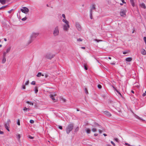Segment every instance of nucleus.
Here are the masks:
<instances>
[{
	"label": "nucleus",
	"mask_w": 146,
	"mask_h": 146,
	"mask_svg": "<svg viewBox=\"0 0 146 146\" xmlns=\"http://www.w3.org/2000/svg\"><path fill=\"white\" fill-rule=\"evenodd\" d=\"M38 33L33 32L30 36L29 40L27 41V45L30 44L39 35Z\"/></svg>",
	"instance_id": "1"
},
{
	"label": "nucleus",
	"mask_w": 146,
	"mask_h": 146,
	"mask_svg": "<svg viewBox=\"0 0 146 146\" xmlns=\"http://www.w3.org/2000/svg\"><path fill=\"white\" fill-rule=\"evenodd\" d=\"M73 127L74 125L73 124L71 123L68 125L66 129L67 133L69 134L72 131Z\"/></svg>",
	"instance_id": "2"
},
{
	"label": "nucleus",
	"mask_w": 146,
	"mask_h": 146,
	"mask_svg": "<svg viewBox=\"0 0 146 146\" xmlns=\"http://www.w3.org/2000/svg\"><path fill=\"white\" fill-rule=\"evenodd\" d=\"M59 30L58 26L56 27L53 31V34L54 36H56L58 35Z\"/></svg>",
	"instance_id": "3"
},
{
	"label": "nucleus",
	"mask_w": 146,
	"mask_h": 146,
	"mask_svg": "<svg viewBox=\"0 0 146 146\" xmlns=\"http://www.w3.org/2000/svg\"><path fill=\"white\" fill-rule=\"evenodd\" d=\"M55 56V55L51 53H47L45 55V57L46 58L49 59H51Z\"/></svg>",
	"instance_id": "4"
},
{
	"label": "nucleus",
	"mask_w": 146,
	"mask_h": 146,
	"mask_svg": "<svg viewBox=\"0 0 146 146\" xmlns=\"http://www.w3.org/2000/svg\"><path fill=\"white\" fill-rule=\"evenodd\" d=\"M127 11L125 9H121L120 14L121 16L125 17L126 16V13Z\"/></svg>",
	"instance_id": "5"
},
{
	"label": "nucleus",
	"mask_w": 146,
	"mask_h": 146,
	"mask_svg": "<svg viewBox=\"0 0 146 146\" xmlns=\"http://www.w3.org/2000/svg\"><path fill=\"white\" fill-rule=\"evenodd\" d=\"M21 11L23 13L25 14H27L29 11V9L25 7H23L22 9H21Z\"/></svg>",
	"instance_id": "6"
},
{
	"label": "nucleus",
	"mask_w": 146,
	"mask_h": 146,
	"mask_svg": "<svg viewBox=\"0 0 146 146\" xmlns=\"http://www.w3.org/2000/svg\"><path fill=\"white\" fill-rule=\"evenodd\" d=\"M56 96L55 94H50V98L54 102H57V100L55 99L54 98L55 96Z\"/></svg>",
	"instance_id": "7"
},
{
	"label": "nucleus",
	"mask_w": 146,
	"mask_h": 146,
	"mask_svg": "<svg viewBox=\"0 0 146 146\" xmlns=\"http://www.w3.org/2000/svg\"><path fill=\"white\" fill-rule=\"evenodd\" d=\"M11 48V47L10 46L7 48L6 49V51H4L3 52V55H5V56H6V54L8 53L10 51Z\"/></svg>",
	"instance_id": "8"
},
{
	"label": "nucleus",
	"mask_w": 146,
	"mask_h": 146,
	"mask_svg": "<svg viewBox=\"0 0 146 146\" xmlns=\"http://www.w3.org/2000/svg\"><path fill=\"white\" fill-rule=\"evenodd\" d=\"M76 26L78 30L79 31H81L82 30V27L80 24L78 23H76Z\"/></svg>",
	"instance_id": "9"
},
{
	"label": "nucleus",
	"mask_w": 146,
	"mask_h": 146,
	"mask_svg": "<svg viewBox=\"0 0 146 146\" xmlns=\"http://www.w3.org/2000/svg\"><path fill=\"white\" fill-rule=\"evenodd\" d=\"M70 28V25L69 23L63 25V29L65 31H67L68 30V29Z\"/></svg>",
	"instance_id": "10"
},
{
	"label": "nucleus",
	"mask_w": 146,
	"mask_h": 146,
	"mask_svg": "<svg viewBox=\"0 0 146 146\" xmlns=\"http://www.w3.org/2000/svg\"><path fill=\"white\" fill-rule=\"evenodd\" d=\"M119 96H120L121 97V100L122 102H124L125 98H124L123 96H122L121 94L119 92Z\"/></svg>",
	"instance_id": "11"
},
{
	"label": "nucleus",
	"mask_w": 146,
	"mask_h": 146,
	"mask_svg": "<svg viewBox=\"0 0 146 146\" xmlns=\"http://www.w3.org/2000/svg\"><path fill=\"white\" fill-rule=\"evenodd\" d=\"M96 9V8L95 7V4L92 5V7L91 8H90V12H91V13L93 12L92 10H95Z\"/></svg>",
	"instance_id": "12"
},
{
	"label": "nucleus",
	"mask_w": 146,
	"mask_h": 146,
	"mask_svg": "<svg viewBox=\"0 0 146 146\" xmlns=\"http://www.w3.org/2000/svg\"><path fill=\"white\" fill-rule=\"evenodd\" d=\"M105 114L106 115H107L108 117H110L111 116V113L107 111H104V112Z\"/></svg>",
	"instance_id": "13"
},
{
	"label": "nucleus",
	"mask_w": 146,
	"mask_h": 146,
	"mask_svg": "<svg viewBox=\"0 0 146 146\" xmlns=\"http://www.w3.org/2000/svg\"><path fill=\"white\" fill-rule=\"evenodd\" d=\"M6 56L5 55H3V59L2 60V63L3 64L6 61Z\"/></svg>",
	"instance_id": "14"
},
{
	"label": "nucleus",
	"mask_w": 146,
	"mask_h": 146,
	"mask_svg": "<svg viewBox=\"0 0 146 146\" xmlns=\"http://www.w3.org/2000/svg\"><path fill=\"white\" fill-rule=\"evenodd\" d=\"M141 54L145 55L146 54V51L144 49H142L141 51Z\"/></svg>",
	"instance_id": "15"
},
{
	"label": "nucleus",
	"mask_w": 146,
	"mask_h": 146,
	"mask_svg": "<svg viewBox=\"0 0 146 146\" xmlns=\"http://www.w3.org/2000/svg\"><path fill=\"white\" fill-rule=\"evenodd\" d=\"M125 60L127 62H130L132 60V58H131L129 57L126 58Z\"/></svg>",
	"instance_id": "16"
},
{
	"label": "nucleus",
	"mask_w": 146,
	"mask_h": 146,
	"mask_svg": "<svg viewBox=\"0 0 146 146\" xmlns=\"http://www.w3.org/2000/svg\"><path fill=\"white\" fill-rule=\"evenodd\" d=\"M140 6L144 9L146 8V6L145 4L144 3H142L140 5Z\"/></svg>",
	"instance_id": "17"
},
{
	"label": "nucleus",
	"mask_w": 146,
	"mask_h": 146,
	"mask_svg": "<svg viewBox=\"0 0 146 146\" xmlns=\"http://www.w3.org/2000/svg\"><path fill=\"white\" fill-rule=\"evenodd\" d=\"M23 110L25 111H29L30 110V109L29 108H27L26 107L24 108Z\"/></svg>",
	"instance_id": "18"
},
{
	"label": "nucleus",
	"mask_w": 146,
	"mask_h": 146,
	"mask_svg": "<svg viewBox=\"0 0 146 146\" xmlns=\"http://www.w3.org/2000/svg\"><path fill=\"white\" fill-rule=\"evenodd\" d=\"M62 21L64 22L66 24L69 23V22L64 19H62Z\"/></svg>",
	"instance_id": "19"
},
{
	"label": "nucleus",
	"mask_w": 146,
	"mask_h": 146,
	"mask_svg": "<svg viewBox=\"0 0 146 146\" xmlns=\"http://www.w3.org/2000/svg\"><path fill=\"white\" fill-rule=\"evenodd\" d=\"M130 2L131 4L132 5L133 7H134L135 6V4L134 2V0H130Z\"/></svg>",
	"instance_id": "20"
},
{
	"label": "nucleus",
	"mask_w": 146,
	"mask_h": 146,
	"mask_svg": "<svg viewBox=\"0 0 146 146\" xmlns=\"http://www.w3.org/2000/svg\"><path fill=\"white\" fill-rule=\"evenodd\" d=\"M6 0H0V3L2 4H4L5 3Z\"/></svg>",
	"instance_id": "21"
},
{
	"label": "nucleus",
	"mask_w": 146,
	"mask_h": 146,
	"mask_svg": "<svg viewBox=\"0 0 146 146\" xmlns=\"http://www.w3.org/2000/svg\"><path fill=\"white\" fill-rule=\"evenodd\" d=\"M86 132L88 134H89L91 132V130L89 129L88 128L86 130Z\"/></svg>",
	"instance_id": "22"
},
{
	"label": "nucleus",
	"mask_w": 146,
	"mask_h": 146,
	"mask_svg": "<svg viewBox=\"0 0 146 146\" xmlns=\"http://www.w3.org/2000/svg\"><path fill=\"white\" fill-rule=\"evenodd\" d=\"M34 91H35V93H37V92L38 91V88L37 87H35Z\"/></svg>",
	"instance_id": "23"
},
{
	"label": "nucleus",
	"mask_w": 146,
	"mask_h": 146,
	"mask_svg": "<svg viewBox=\"0 0 146 146\" xmlns=\"http://www.w3.org/2000/svg\"><path fill=\"white\" fill-rule=\"evenodd\" d=\"M60 99L61 101H63V102H65L66 101V100L62 97H60Z\"/></svg>",
	"instance_id": "24"
},
{
	"label": "nucleus",
	"mask_w": 146,
	"mask_h": 146,
	"mask_svg": "<svg viewBox=\"0 0 146 146\" xmlns=\"http://www.w3.org/2000/svg\"><path fill=\"white\" fill-rule=\"evenodd\" d=\"M9 126H5L4 125V127L5 128L9 131H10V130L9 129Z\"/></svg>",
	"instance_id": "25"
},
{
	"label": "nucleus",
	"mask_w": 146,
	"mask_h": 146,
	"mask_svg": "<svg viewBox=\"0 0 146 146\" xmlns=\"http://www.w3.org/2000/svg\"><path fill=\"white\" fill-rule=\"evenodd\" d=\"M135 117L136 118H137L138 119H139L141 120H142L143 121V119H142L140 117H139V116H138L137 115H135Z\"/></svg>",
	"instance_id": "26"
},
{
	"label": "nucleus",
	"mask_w": 146,
	"mask_h": 146,
	"mask_svg": "<svg viewBox=\"0 0 146 146\" xmlns=\"http://www.w3.org/2000/svg\"><path fill=\"white\" fill-rule=\"evenodd\" d=\"M42 75V73L41 72H38L37 74V75L36 76L37 77H40Z\"/></svg>",
	"instance_id": "27"
},
{
	"label": "nucleus",
	"mask_w": 146,
	"mask_h": 146,
	"mask_svg": "<svg viewBox=\"0 0 146 146\" xmlns=\"http://www.w3.org/2000/svg\"><path fill=\"white\" fill-rule=\"evenodd\" d=\"M92 14L93 12H90V18L91 19H92L93 18Z\"/></svg>",
	"instance_id": "28"
},
{
	"label": "nucleus",
	"mask_w": 146,
	"mask_h": 146,
	"mask_svg": "<svg viewBox=\"0 0 146 146\" xmlns=\"http://www.w3.org/2000/svg\"><path fill=\"white\" fill-rule=\"evenodd\" d=\"M26 102L28 104H29L30 105H32V106H33V104H34L33 103H31V102H29L28 101H27Z\"/></svg>",
	"instance_id": "29"
},
{
	"label": "nucleus",
	"mask_w": 146,
	"mask_h": 146,
	"mask_svg": "<svg viewBox=\"0 0 146 146\" xmlns=\"http://www.w3.org/2000/svg\"><path fill=\"white\" fill-rule=\"evenodd\" d=\"M21 138V136L20 134H18L17 136V138L18 140H19Z\"/></svg>",
	"instance_id": "30"
},
{
	"label": "nucleus",
	"mask_w": 146,
	"mask_h": 146,
	"mask_svg": "<svg viewBox=\"0 0 146 146\" xmlns=\"http://www.w3.org/2000/svg\"><path fill=\"white\" fill-rule=\"evenodd\" d=\"M112 87L113 88L114 90L116 91L117 92V93L119 94V91L114 87L113 86H112Z\"/></svg>",
	"instance_id": "31"
},
{
	"label": "nucleus",
	"mask_w": 146,
	"mask_h": 146,
	"mask_svg": "<svg viewBox=\"0 0 146 146\" xmlns=\"http://www.w3.org/2000/svg\"><path fill=\"white\" fill-rule=\"evenodd\" d=\"M92 131L94 132H96L97 131V129L95 128H93L92 129Z\"/></svg>",
	"instance_id": "32"
},
{
	"label": "nucleus",
	"mask_w": 146,
	"mask_h": 146,
	"mask_svg": "<svg viewBox=\"0 0 146 146\" xmlns=\"http://www.w3.org/2000/svg\"><path fill=\"white\" fill-rule=\"evenodd\" d=\"M98 87L99 89H101L102 88V86L100 84H98Z\"/></svg>",
	"instance_id": "33"
},
{
	"label": "nucleus",
	"mask_w": 146,
	"mask_h": 146,
	"mask_svg": "<svg viewBox=\"0 0 146 146\" xmlns=\"http://www.w3.org/2000/svg\"><path fill=\"white\" fill-rule=\"evenodd\" d=\"M4 125L9 126V124L8 123H5L4 124Z\"/></svg>",
	"instance_id": "34"
},
{
	"label": "nucleus",
	"mask_w": 146,
	"mask_h": 146,
	"mask_svg": "<svg viewBox=\"0 0 146 146\" xmlns=\"http://www.w3.org/2000/svg\"><path fill=\"white\" fill-rule=\"evenodd\" d=\"M84 69L86 70H88L87 66L86 65H84Z\"/></svg>",
	"instance_id": "35"
},
{
	"label": "nucleus",
	"mask_w": 146,
	"mask_h": 146,
	"mask_svg": "<svg viewBox=\"0 0 146 146\" xmlns=\"http://www.w3.org/2000/svg\"><path fill=\"white\" fill-rule=\"evenodd\" d=\"M17 125H20V120L19 119H18L17 120Z\"/></svg>",
	"instance_id": "36"
},
{
	"label": "nucleus",
	"mask_w": 146,
	"mask_h": 146,
	"mask_svg": "<svg viewBox=\"0 0 146 146\" xmlns=\"http://www.w3.org/2000/svg\"><path fill=\"white\" fill-rule=\"evenodd\" d=\"M31 84L32 85H35V81H33L31 83Z\"/></svg>",
	"instance_id": "37"
},
{
	"label": "nucleus",
	"mask_w": 146,
	"mask_h": 146,
	"mask_svg": "<svg viewBox=\"0 0 146 146\" xmlns=\"http://www.w3.org/2000/svg\"><path fill=\"white\" fill-rule=\"evenodd\" d=\"M95 124L96 125H97L98 126H99V127L100 128H101V126L100 125H99L98 123H95Z\"/></svg>",
	"instance_id": "38"
},
{
	"label": "nucleus",
	"mask_w": 146,
	"mask_h": 146,
	"mask_svg": "<svg viewBox=\"0 0 146 146\" xmlns=\"http://www.w3.org/2000/svg\"><path fill=\"white\" fill-rule=\"evenodd\" d=\"M30 122L31 123H34V121L33 120H31L30 121Z\"/></svg>",
	"instance_id": "39"
},
{
	"label": "nucleus",
	"mask_w": 146,
	"mask_h": 146,
	"mask_svg": "<svg viewBox=\"0 0 146 146\" xmlns=\"http://www.w3.org/2000/svg\"><path fill=\"white\" fill-rule=\"evenodd\" d=\"M77 40L78 41H82V39L81 38H79Z\"/></svg>",
	"instance_id": "40"
},
{
	"label": "nucleus",
	"mask_w": 146,
	"mask_h": 146,
	"mask_svg": "<svg viewBox=\"0 0 146 146\" xmlns=\"http://www.w3.org/2000/svg\"><path fill=\"white\" fill-rule=\"evenodd\" d=\"M29 80H28L25 83V85H27L29 84Z\"/></svg>",
	"instance_id": "41"
},
{
	"label": "nucleus",
	"mask_w": 146,
	"mask_h": 146,
	"mask_svg": "<svg viewBox=\"0 0 146 146\" xmlns=\"http://www.w3.org/2000/svg\"><path fill=\"white\" fill-rule=\"evenodd\" d=\"M27 19V18L26 17H25L24 18H23L22 20L23 21H25Z\"/></svg>",
	"instance_id": "42"
},
{
	"label": "nucleus",
	"mask_w": 146,
	"mask_h": 146,
	"mask_svg": "<svg viewBox=\"0 0 146 146\" xmlns=\"http://www.w3.org/2000/svg\"><path fill=\"white\" fill-rule=\"evenodd\" d=\"M94 40L95 41H97V42H99L100 41H102V40H98L96 39H95Z\"/></svg>",
	"instance_id": "43"
},
{
	"label": "nucleus",
	"mask_w": 146,
	"mask_h": 146,
	"mask_svg": "<svg viewBox=\"0 0 146 146\" xmlns=\"http://www.w3.org/2000/svg\"><path fill=\"white\" fill-rule=\"evenodd\" d=\"M143 40L146 43V37L144 36L143 37Z\"/></svg>",
	"instance_id": "44"
},
{
	"label": "nucleus",
	"mask_w": 146,
	"mask_h": 146,
	"mask_svg": "<svg viewBox=\"0 0 146 146\" xmlns=\"http://www.w3.org/2000/svg\"><path fill=\"white\" fill-rule=\"evenodd\" d=\"M58 128L60 129H62V127L61 126H58Z\"/></svg>",
	"instance_id": "45"
},
{
	"label": "nucleus",
	"mask_w": 146,
	"mask_h": 146,
	"mask_svg": "<svg viewBox=\"0 0 146 146\" xmlns=\"http://www.w3.org/2000/svg\"><path fill=\"white\" fill-rule=\"evenodd\" d=\"M85 93L86 94H87L88 93V90H87V88H86L85 89Z\"/></svg>",
	"instance_id": "46"
},
{
	"label": "nucleus",
	"mask_w": 146,
	"mask_h": 146,
	"mask_svg": "<svg viewBox=\"0 0 146 146\" xmlns=\"http://www.w3.org/2000/svg\"><path fill=\"white\" fill-rule=\"evenodd\" d=\"M78 129H79V127H77L75 129V131H78Z\"/></svg>",
	"instance_id": "47"
},
{
	"label": "nucleus",
	"mask_w": 146,
	"mask_h": 146,
	"mask_svg": "<svg viewBox=\"0 0 146 146\" xmlns=\"http://www.w3.org/2000/svg\"><path fill=\"white\" fill-rule=\"evenodd\" d=\"M11 121L10 119H9L8 120L7 122V123H11Z\"/></svg>",
	"instance_id": "48"
},
{
	"label": "nucleus",
	"mask_w": 146,
	"mask_h": 146,
	"mask_svg": "<svg viewBox=\"0 0 146 146\" xmlns=\"http://www.w3.org/2000/svg\"><path fill=\"white\" fill-rule=\"evenodd\" d=\"M62 17L64 19H65V16L64 14H63L62 15Z\"/></svg>",
	"instance_id": "49"
},
{
	"label": "nucleus",
	"mask_w": 146,
	"mask_h": 146,
	"mask_svg": "<svg viewBox=\"0 0 146 146\" xmlns=\"http://www.w3.org/2000/svg\"><path fill=\"white\" fill-rule=\"evenodd\" d=\"M48 76V75L47 74H44V76L45 78H47Z\"/></svg>",
	"instance_id": "50"
},
{
	"label": "nucleus",
	"mask_w": 146,
	"mask_h": 146,
	"mask_svg": "<svg viewBox=\"0 0 146 146\" xmlns=\"http://www.w3.org/2000/svg\"><path fill=\"white\" fill-rule=\"evenodd\" d=\"M25 88H26V87H25V86L23 85V86H22V88L23 89H25Z\"/></svg>",
	"instance_id": "51"
},
{
	"label": "nucleus",
	"mask_w": 146,
	"mask_h": 146,
	"mask_svg": "<svg viewBox=\"0 0 146 146\" xmlns=\"http://www.w3.org/2000/svg\"><path fill=\"white\" fill-rule=\"evenodd\" d=\"M111 143L113 144L114 146H115V143H113V142L112 141H111Z\"/></svg>",
	"instance_id": "52"
},
{
	"label": "nucleus",
	"mask_w": 146,
	"mask_h": 146,
	"mask_svg": "<svg viewBox=\"0 0 146 146\" xmlns=\"http://www.w3.org/2000/svg\"><path fill=\"white\" fill-rule=\"evenodd\" d=\"M99 131L100 133H101L102 132V130L99 129Z\"/></svg>",
	"instance_id": "53"
},
{
	"label": "nucleus",
	"mask_w": 146,
	"mask_h": 146,
	"mask_svg": "<svg viewBox=\"0 0 146 146\" xmlns=\"http://www.w3.org/2000/svg\"><path fill=\"white\" fill-rule=\"evenodd\" d=\"M13 9H11V10H10L9 11H8V12L9 13H11Z\"/></svg>",
	"instance_id": "54"
},
{
	"label": "nucleus",
	"mask_w": 146,
	"mask_h": 146,
	"mask_svg": "<svg viewBox=\"0 0 146 146\" xmlns=\"http://www.w3.org/2000/svg\"><path fill=\"white\" fill-rule=\"evenodd\" d=\"M125 145H128V146H130V145L129 144V143H125Z\"/></svg>",
	"instance_id": "55"
},
{
	"label": "nucleus",
	"mask_w": 146,
	"mask_h": 146,
	"mask_svg": "<svg viewBox=\"0 0 146 146\" xmlns=\"http://www.w3.org/2000/svg\"><path fill=\"white\" fill-rule=\"evenodd\" d=\"M29 138L30 139H32L34 138V137L32 136H30Z\"/></svg>",
	"instance_id": "56"
},
{
	"label": "nucleus",
	"mask_w": 146,
	"mask_h": 146,
	"mask_svg": "<svg viewBox=\"0 0 146 146\" xmlns=\"http://www.w3.org/2000/svg\"><path fill=\"white\" fill-rule=\"evenodd\" d=\"M146 94L145 93H144L143 94V96H146Z\"/></svg>",
	"instance_id": "57"
},
{
	"label": "nucleus",
	"mask_w": 146,
	"mask_h": 146,
	"mask_svg": "<svg viewBox=\"0 0 146 146\" xmlns=\"http://www.w3.org/2000/svg\"><path fill=\"white\" fill-rule=\"evenodd\" d=\"M122 3H126L125 2L124 0H121Z\"/></svg>",
	"instance_id": "58"
},
{
	"label": "nucleus",
	"mask_w": 146,
	"mask_h": 146,
	"mask_svg": "<svg viewBox=\"0 0 146 146\" xmlns=\"http://www.w3.org/2000/svg\"><path fill=\"white\" fill-rule=\"evenodd\" d=\"M127 52H123V53L124 54H125L127 53Z\"/></svg>",
	"instance_id": "59"
},
{
	"label": "nucleus",
	"mask_w": 146,
	"mask_h": 146,
	"mask_svg": "<svg viewBox=\"0 0 146 146\" xmlns=\"http://www.w3.org/2000/svg\"><path fill=\"white\" fill-rule=\"evenodd\" d=\"M81 48L84 49H85V47H82Z\"/></svg>",
	"instance_id": "60"
},
{
	"label": "nucleus",
	"mask_w": 146,
	"mask_h": 146,
	"mask_svg": "<svg viewBox=\"0 0 146 146\" xmlns=\"http://www.w3.org/2000/svg\"><path fill=\"white\" fill-rule=\"evenodd\" d=\"M98 135V134H97V133H95V134H94V135L95 136H97V135Z\"/></svg>",
	"instance_id": "61"
},
{
	"label": "nucleus",
	"mask_w": 146,
	"mask_h": 146,
	"mask_svg": "<svg viewBox=\"0 0 146 146\" xmlns=\"http://www.w3.org/2000/svg\"><path fill=\"white\" fill-rule=\"evenodd\" d=\"M131 92L133 94H134V92L133 91V90H131Z\"/></svg>",
	"instance_id": "62"
},
{
	"label": "nucleus",
	"mask_w": 146,
	"mask_h": 146,
	"mask_svg": "<svg viewBox=\"0 0 146 146\" xmlns=\"http://www.w3.org/2000/svg\"><path fill=\"white\" fill-rule=\"evenodd\" d=\"M103 135H104L105 136H106L107 135L106 134H105V133H104V134H103Z\"/></svg>",
	"instance_id": "63"
},
{
	"label": "nucleus",
	"mask_w": 146,
	"mask_h": 146,
	"mask_svg": "<svg viewBox=\"0 0 146 146\" xmlns=\"http://www.w3.org/2000/svg\"><path fill=\"white\" fill-rule=\"evenodd\" d=\"M4 40L5 41H6L7 40L6 39V38H4Z\"/></svg>",
	"instance_id": "64"
}]
</instances>
